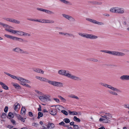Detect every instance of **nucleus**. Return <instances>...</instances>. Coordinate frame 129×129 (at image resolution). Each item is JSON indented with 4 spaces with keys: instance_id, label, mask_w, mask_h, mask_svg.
Masks as SVG:
<instances>
[{
    "instance_id": "nucleus-1",
    "label": "nucleus",
    "mask_w": 129,
    "mask_h": 129,
    "mask_svg": "<svg viewBox=\"0 0 129 129\" xmlns=\"http://www.w3.org/2000/svg\"><path fill=\"white\" fill-rule=\"evenodd\" d=\"M99 84L102 85L103 86L105 87H107L113 91H112L111 94L117 96L118 95V94L117 93L115 92L114 91L119 92H121V91L120 89L115 88L111 85H109L106 83L102 82L100 83Z\"/></svg>"
},
{
    "instance_id": "nucleus-2",
    "label": "nucleus",
    "mask_w": 129,
    "mask_h": 129,
    "mask_svg": "<svg viewBox=\"0 0 129 129\" xmlns=\"http://www.w3.org/2000/svg\"><path fill=\"white\" fill-rule=\"evenodd\" d=\"M99 84L102 85L103 86L105 87H107L113 91H112L111 94L117 96L118 95V94L117 93L115 92L114 91L119 92H121V91L120 89L115 88L111 85H109L106 83L102 82L100 83Z\"/></svg>"
},
{
    "instance_id": "nucleus-3",
    "label": "nucleus",
    "mask_w": 129,
    "mask_h": 129,
    "mask_svg": "<svg viewBox=\"0 0 129 129\" xmlns=\"http://www.w3.org/2000/svg\"><path fill=\"white\" fill-rule=\"evenodd\" d=\"M110 12L116 13L123 14L124 13V9L118 7H112L110 10Z\"/></svg>"
},
{
    "instance_id": "nucleus-4",
    "label": "nucleus",
    "mask_w": 129,
    "mask_h": 129,
    "mask_svg": "<svg viewBox=\"0 0 129 129\" xmlns=\"http://www.w3.org/2000/svg\"><path fill=\"white\" fill-rule=\"evenodd\" d=\"M46 82H48L51 85L57 87H61L63 86V84L61 82L55 81H51L48 79H47Z\"/></svg>"
},
{
    "instance_id": "nucleus-5",
    "label": "nucleus",
    "mask_w": 129,
    "mask_h": 129,
    "mask_svg": "<svg viewBox=\"0 0 129 129\" xmlns=\"http://www.w3.org/2000/svg\"><path fill=\"white\" fill-rule=\"evenodd\" d=\"M5 30L6 31L11 33L14 34H17L18 35L22 36L23 32L21 31L16 30H14L11 29H10L6 28Z\"/></svg>"
},
{
    "instance_id": "nucleus-6",
    "label": "nucleus",
    "mask_w": 129,
    "mask_h": 129,
    "mask_svg": "<svg viewBox=\"0 0 129 129\" xmlns=\"http://www.w3.org/2000/svg\"><path fill=\"white\" fill-rule=\"evenodd\" d=\"M13 51L18 53L21 54L24 53L25 54H28L29 53L27 51H24L22 49L18 47H16L13 49Z\"/></svg>"
},
{
    "instance_id": "nucleus-7",
    "label": "nucleus",
    "mask_w": 129,
    "mask_h": 129,
    "mask_svg": "<svg viewBox=\"0 0 129 129\" xmlns=\"http://www.w3.org/2000/svg\"><path fill=\"white\" fill-rule=\"evenodd\" d=\"M86 20L93 23L97 24L100 25H104V24L102 22H98L96 20L88 18H86Z\"/></svg>"
},
{
    "instance_id": "nucleus-8",
    "label": "nucleus",
    "mask_w": 129,
    "mask_h": 129,
    "mask_svg": "<svg viewBox=\"0 0 129 129\" xmlns=\"http://www.w3.org/2000/svg\"><path fill=\"white\" fill-rule=\"evenodd\" d=\"M62 15L64 18L70 21L75 22L76 21L74 17L70 15L64 14H62Z\"/></svg>"
},
{
    "instance_id": "nucleus-9",
    "label": "nucleus",
    "mask_w": 129,
    "mask_h": 129,
    "mask_svg": "<svg viewBox=\"0 0 129 129\" xmlns=\"http://www.w3.org/2000/svg\"><path fill=\"white\" fill-rule=\"evenodd\" d=\"M58 74L60 75H63L68 77L67 75L69 74V71L64 70H59L58 71Z\"/></svg>"
},
{
    "instance_id": "nucleus-10",
    "label": "nucleus",
    "mask_w": 129,
    "mask_h": 129,
    "mask_svg": "<svg viewBox=\"0 0 129 129\" xmlns=\"http://www.w3.org/2000/svg\"><path fill=\"white\" fill-rule=\"evenodd\" d=\"M37 9L39 11L45 12L48 14H54V13L53 12L48 10L44 9L42 8H37Z\"/></svg>"
},
{
    "instance_id": "nucleus-11",
    "label": "nucleus",
    "mask_w": 129,
    "mask_h": 129,
    "mask_svg": "<svg viewBox=\"0 0 129 129\" xmlns=\"http://www.w3.org/2000/svg\"><path fill=\"white\" fill-rule=\"evenodd\" d=\"M67 76H68L67 77L70 78L73 80L76 81H79L81 80V79L79 77L72 75L70 73H69L68 75H67Z\"/></svg>"
},
{
    "instance_id": "nucleus-12",
    "label": "nucleus",
    "mask_w": 129,
    "mask_h": 129,
    "mask_svg": "<svg viewBox=\"0 0 129 129\" xmlns=\"http://www.w3.org/2000/svg\"><path fill=\"white\" fill-rule=\"evenodd\" d=\"M39 98L41 101L43 102H45L47 100H50L49 98L46 96H39Z\"/></svg>"
},
{
    "instance_id": "nucleus-13",
    "label": "nucleus",
    "mask_w": 129,
    "mask_h": 129,
    "mask_svg": "<svg viewBox=\"0 0 129 129\" xmlns=\"http://www.w3.org/2000/svg\"><path fill=\"white\" fill-rule=\"evenodd\" d=\"M86 38L89 39H95L98 38V36L95 35L90 34H87Z\"/></svg>"
},
{
    "instance_id": "nucleus-14",
    "label": "nucleus",
    "mask_w": 129,
    "mask_h": 129,
    "mask_svg": "<svg viewBox=\"0 0 129 129\" xmlns=\"http://www.w3.org/2000/svg\"><path fill=\"white\" fill-rule=\"evenodd\" d=\"M47 129H52L55 127L53 123H49L47 125L46 124Z\"/></svg>"
},
{
    "instance_id": "nucleus-15",
    "label": "nucleus",
    "mask_w": 129,
    "mask_h": 129,
    "mask_svg": "<svg viewBox=\"0 0 129 129\" xmlns=\"http://www.w3.org/2000/svg\"><path fill=\"white\" fill-rule=\"evenodd\" d=\"M33 71L36 72L43 74L44 72L41 69L39 68H33Z\"/></svg>"
},
{
    "instance_id": "nucleus-16",
    "label": "nucleus",
    "mask_w": 129,
    "mask_h": 129,
    "mask_svg": "<svg viewBox=\"0 0 129 129\" xmlns=\"http://www.w3.org/2000/svg\"><path fill=\"white\" fill-rule=\"evenodd\" d=\"M18 81H20V84L22 85H23V84H24V83H25V79L23 78H22L18 77Z\"/></svg>"
},
{
    "instance_id": "nucleus-17",
    "label": "nucleus",
    "mask_w": 129,
    "mask_h": 129,
    "mask_svg": "<svg viewBox=\"0 0 129 129\" xmlns=\"http://www.w3.org/2000/svg\"><path fill=\"white\" fill-rule=\"evenodd\" d=\"M4 73L7 75L11 77L12 78L15 79H16L17 80H18V77H17L16 76H15L13 75H12L9 73H7L5 72Z\"/></svg>"
},
{
    "instance_id": "nucleus-18",
    "label": "nucleus",
    "mask_w": 129,
    "mask_h": 129,
    "mask_svg": "<svg viewBox=\"0 0 129 129\" xmlns=\"http://www.w3.org/2000/svg\"><path fill=\"white\" fill-rule=\"evenodd\" d=\"M125 55V54L123 53L115 51V56H123Z\"/></svg>"
},
{
    "instance_id": "nucleus-19",
    "label": "nucleus",
    "mask_w": 129,
    "mask_h": 129,
    "mask_svg": "<svg viewBox=\"0 0 129 129\" xmlns=\"http://www.w3.org/2000/svg\"><path fill=\"white\" fill-rule=\"evenodd\" d=\"M0 84L2 86V87L6 90H7L9 89V87L5 83L2 82H0Z\"/></svg>"
},
{
    "instance_id": "nucleus-20",
    "label": "nucleus",
    "mask_w": 129,
    "mask_h": 129,
    "mask_svg": "<svg viewBox=\"0 0 129 129\" xmlns=\"http://www.w3.org/2000/svg\"><path fill=\"white\" fill-rule=\"evenodd\" d=\"M17 116L19 120H20L21 121L23 122H24L25 120L26 119V118L24 119L19 114L17 115Z\"/></svg>"
},
{
    "instance_id": "nucleus-21",
    "label": "nucleus",
    "mask_w": 129,
    "mask_h": 129,
    "mask_svg": "<svg viewBox=\"0 0 129 129\" xmlns=\"http://www.w3.org/2000/svg\"><path fill=\"white\" fill-rule=\"evenodd\" d=\"M127 75H123L121 76L120 78V79L122 80H127Z\"/></svg>"
},
{
    "instance_id": "nucleus-22",
    "label": "nucleus",
    "mask_w": 129,
    "mask_h": 129,
    "mask_svg": "<svg viewBox=\"0 0 129 129\" xmlns=\"http://www.w3.org/2000/svg\"><path fill=\"white\" fill-rule=\"evenodd\" d=\"M17 41L21 42L23 43H27L28 42L27 40H24L22 38H18Z\"/></svg>"
},
{
    "instance_id": "nucleus-23",
    "label": "nucleus",
    "mask_w": 129,
    "mask_h": 129,
    "mask_svg": "<svg viewBox=\"0 0 129 129\" xmlns=\"http://www.w3.org/2000/svg\"><path fill=\"white\" fill-rule=\"evenodd\" d=\"M14 105L15 106L14 110H16L17 109H19L20 108L19 104L17 103L15 104Z\"/></svg>"
},
{
    "instance_id": "nucleus-24",
    "label": "nucleus",
    "mask_w": 129,
    "mask_h": 129,
    "mask_svg": "<svg viewBox=\"0 0 129 129\" xmlns=\"http://www.w3.org/2000/svg\"><path fill=\"white\" fill-rule=\"evenodd\" d=\"M45 23H53L54 22V21L53 20H49L45 19Z\"/></svg>"
},
{
    "instance_id": "nucleus-25",
    "label": "nucleus",
    "mask_w": 129,
    "mask_h": 129,
    "mask_svg": "<svg viewBox=\"0 0 129 129\" xmlns=\"http://www.w3.org/2000/svg\"><path fill=\"white\" fill-rule=\"evenodd\" d=\"M3 19L7 21H9L11 22H12L13 20V18H3Z\"/></svg>"
},
{
    "instance_id": "nucleus-26",
    "label": "nucleus",
    "mask_w": 129,
    "mask_h": 129,
    "mask_svg": "<svg viewBox=\"0 0 129 129\" xmlns=\"http://www.w3.org/2000/svg\"><path fill=\"white\" fill-rule=\"evenodd\" d=\"M87 60L93 62H97L98 61V59L94 58H90L87 59Z\"/></svg>"
},
{
    "instance_id": "nucleus-27",
    "label": "nucleus",
    "mask_w": 129,
    "mask_h": 129,
    "mask_svg": "<svg viewBox=\"0 0 129 129\" xmlns=\"http://www.w3.org/2000/svg\"><path fill=\"white\" fill-rule=\"evenodd\" d=\"M61 2L66 4L67 5H70L71 3L67 1L66 0H59Z\"/></svg>"
},
{
    "instance_id": "nucleus-28",
    "label": "nucleus",
    "mask_w": 129,
    "mask_h": 129,
    "mask_svg": "<svg viewBox=\"0 0 129 129\" xmlns=\"http://www.w3.org/2000/svg\"><path fill=\"white\" fill-rule=\"evenodd\" d=\"M66 36L67 37H71L74 38L75 37V36L74 35L68 33H66Z\"/></svg>"
},
{
    "instance_id": "nucleus-29",
    "label": "nucleus",
    "mask_w": 129,
    "mask_h": 129,
    "mask_svg": "<svg viewBox=\"0 0 129 129\" xmlns=\"http://www.w3.org/2000/svg\"><path fill=\"white\" fill-rule=\"evenodd\" d=\"M25 108L22 107L21 110V114L22 115H24L25 113Z\"/></svg>"
},
{
    "instance_id": "nucleus-30",
    "label": "nucleus",
    "mask_w": 129,
    "mask_h": 129,
    "mask_svg": "<svg viewBox=\"0 0 129 129\" xmlns=\"http://www.w3.org/2000/svg\"><path fill=\"white\" fill-rule=\"evenodd\" d=\"M13 85L17 89H19L20 88V87L19 85L17 83H13Z\"/></svg>"
},
{
    "instance_id": "nucleus-31",
    "label": "nucleus",
    "mask_w": 129,
    "mask_h": 129,
    "mask_svg": "<svg viewBox=\"0 0 129 129\" xmlns=\"http://www.w3.org/2000/svg\"><path fill=\"white\" fill-rule=\"evenodd\" d=\"M107 53H108L110 54H111L115 55V51H112L107 50Z\"/></svg>"
},
{
    "instance_id": "nucleus-32",
    "label": "nucleus",
    "mask_w": 129,
    "mask_h": 129,
    "mask_svg": "<svg viewBox=\"0 0 129 129\" xmlns=\"http://www.w3.org/2000/svg\"><path fill=\"white\" fill-rule=\"evenodd\" d=\"M0 25L3 26L4 28H8V25L1 22H0Z\"/></svg>"
},
{
    "instance_id": "nucleus-33",
    "label": "nucleus",
    "mask_w": 129,
    "mask_h": 129,
    "mask_svg": "<svg viewBox=\"0 0 129 129\" xmlns=\"http://www.w3.org/2000/svg\"><path fill=\"white\" fill-rule=\"evenodd\" d=\"M69 97L73 98L76 99L77 100L79 99V98L77 96L73 94H71V95H69Z\"/></svg>"
},
{
    "instance_id": "nucleus-34",
    "label": "nucleus",
    "mask_w": 129,
    "mask_h": 129,
    "mask_svg": "<svg viewBox=\"0 0 129 129\" xmlns=\"http://www.w3.org/2000/svg\"><path fill=\"white\" fill-rule=\"evenodd\" d=\"M73 119L74 121L77 122H79L80 121V119L79 118H77V117L75 116L74 117Z\"/></svg>"
},
{
    "instance_id": "nucleus-35",
    "label": "nucleus",
    "mask_w": 129,
    "mask_h": 129,
    "mask_svg": "<svg viewBox=\"0 0 129 129\" xmlns=\"http://www.w3.org/2000/svg\"><path fill=\"white\" fill-rule=\"evenodd\" d=\"M14 117V115L13 113L11 112H10L9 113L8 115V118L9 117H10L11 118H12Z\"/></svg>"
},
{
    "instance_id": "nucleus-36",
    "label": "nucleus",
    "mask_w": 129,
    "mask_h": 129,
    "mask_svg": "<svg viewBox=\"0 0 129 129\" xmlns=\"http://www.w3.org/2000/svg\"><path fill=\"white\" fill-rule=\"evenodd\" d=\"M59 98L61 100V101L63 102H66V99L63 98L62 96L60 95L58 96Z\"/></svg>"
},
{
    "instance_id": "nucleus-37",
    "label": "nucleus",
    "mask_w": 129,
    "mask_h": 129,
    "mask_svg": "<svg viewBox=\"0 0 129 129\" xmlns=\"http://www.w3.org/2000/svg\"><path fill=\"white\" fill-rule=\"evenodd\" d=\"M38 116L37 118L38 119H39L41 117H42L43 115L42 112H39L38 113Z\"/></svg>"
},
{
    "instance_id": "nucleus-38",
    "label": "nucleus",
    "mask_w": 129,
    "mask_h": 129,
    "mask_svg": "<svg viewBox=\"0 0 129 129\" xmlns=\"http://www.w3.org/2000/svg\"><path fill=\"white\" fill-rule=\"evenodd\" d=\"M103 3L101 2L94 1V5H101Z\"/></svg>"
},
{
    "instance_id": "nucleus-39",
    "label": "nucleus",
    "mask_w": 129,
    "mask_h": 129,
    "mask_svg": "<svg viewBox=\"0 0 129 129\" xmlns=\"http://www.w3.org/2000/svg\"><path fill=\"white\" fill-rule=\"evenodd\" d=\"M49 112L50 114L53 116H55L57 112L56 111L53 112L52 110L50 111Z\"/></svg>"
},
{
    "instance_id": "nucleus-40",
    "label": "nucleus",
    "mask_w": 129,
    "mask_h": 129,
    "mask_svg": "<svg viewBox=\"0 0 129 129\" xmlns=\"http://www.w3.org/2000/svg\"><path fill=\"white\" fill-rule=\"evenodd\" d=\"M12 23L16 24H19L20 21L19 20L13 19Z\"/></svg>"
},
{
    "instance_id": "nucleus-41",
    "label": "nucleus",
    "mask_w": 129,
    "mask_h": 129,
    "mask_svg": "<svg viewBox=\"0 0 129 129\" xmlns=\"http://www.w3.org/2000/svg\"><path fill=\"white\" fill-rule=\"evenodd\" d=\"M87 34H82L80 33H79L78 34L80 35L82 37H85L86 38L87 36Z\"/></svg>"
},
{
    "instance_id": "nucleus-42",
    "label": "nucleus",
    "mask_w": 129,
    "mask_h": 129,
    "mask_svg": "<svg viewBox=\"0 0 129 129\" xmlns=\"http://www.w3.org/2000/svg\"><path fill=\"white\" fill-rule=\"evenodd\" d=\"M63 121L66 123H68L70 122V119L68 118H66L64 119Z\"/></svg>"
},
{
    "instance_id": "nucleus-43",
    "label": "nucleus",
    "mask_w": 129,
    "mask_h": 129,
    "mask_svg": "<svg viewBox=\"0 0 129 129\" xmlns=\"http://www.w3.org/2000/svg\"><path fill=\"white\" fill-rule=\"evenodd\" d=\"M22 36H27L28 37H30V35L29 33L23 32V35Z\"/></svg>"
},
{
    "instance_id": "nucleus-44",
    "label": "nucleus",
    "mask_w": 129,
    "mask_h": 129,
    "mask_svg": "<svg viewBox=\"0 0 129 129\" xmlns=\"http://www.w3.org/2000/svg\"><path fill=\"white\" fill-rule=\"evenodd\" d=\"M47 80L46 78L41 77V81L46 82Z\"/></svg>"
},
{
    "instance_id": "nucleus-45",
    "label": "nucleus",
    "mask_w": 129,
    "mask_h": 129,
    "mask_svg": "<svg viewBox=\"0 0 129 129\" xmlns=\"http://www.w3.org/2000/svg\"><path fill=\"white\" fill-rule=\"evenodd\" d=\"M6 114L5 113H3L2 114V115L1 116V117L2 118H5L6 117Z\"/></svg>"
},
{
    "instance_id": "nucleus-46",
    "label": "nucleus",
    "mask_w": 129,
    "mask_h": 129,
    "mask_svg": "<svg viewBox=\"0 0 129 129\" xmlns=\"http://www.w3.org/2000/svg\"><path fill=\"white\" fill-rule=\"evenodd\" d=\"M61 112L66 115H68V113L67 112L66 110H62L61 111Z\"/></svg>"
},
{
    "instance_id": "nucleus-47",
    "label": "nucleus",
    "mask_w": 129,
    "mask_h": 129,
    "mask_svg": "<svg viewBox=\"0 0 129 129\" xmlns=\"http://www.w3.org/2000/svg\"><path fill=\"white\" fill-rule=\"evenodd\" d=\"M18 37L12 36L11 39L17 41Z\"/></svg>"
},
{
    "instance_id": "nucleus-48",
    "label": "nucleus",
    "mask_w": 129,
    "mask_h": 129,
    "mask_svg": "<svg viewBox=\"0 0 129 129\" xmlns=\"http://www.w3.org/2000/svg\"><path fill=\"white\" fill-rule=\"evenodd\" d=\"M5 37H7V38L10 39H11L12 36L10 35H8L7 34H5L4 35Z\"/></svg>"
},
{
    "instance_id": "nucleus-49",
    "label": "nucleus",
    "mask_w": 129,
    "mask_h": 129,
    "mask_svg": "<svg viewBox=\"0 0 129 129\" xmlns=\"http://www.w3.org/2000/svg\"><path fill=\"white\" fill-rule=\"evenodd\" d=\"M123 106L125 108H127L129 109V104H124Z\"/></svg>"
},
{
    "instance_id": "nucleus-50",
    "label": "nucleus",
    "mask_w": 129,
    "mask_h": 129,
    "mask_svg": "<svg viewBox=\"0 0 129 129\" xmlns=\"http://www.w3.org/2000/svg\"><path fill=\"white\" fill-rule=\"evenodd\" d=\"M73 128L74 129H78L79 127L78 125L75 124L74 125Z\"/></svg>"
},
{
    "instance_id": "nucleus-51",
    "label": "nucleus",
    "mask_w": 129,
    "mask_h": 129,
    "mask_svg": "<svg viewBox=\"0 0 129 129\" xmlns=\"http://www.w3.org/2000/svg\"><path fill=\"white\" fill-rule=\"evenodd\" d=\"M8 107L7 106H6L4 109V111L6 113H7L8 112Z\"/></svg>"
},
{
    "instance_id": "nucleus-52",
    "label": "nucleus",
    "mask_w": 129,
    "mask_h": 129,
    "mask_svg": "<svg viewBox=\"0 0 129 129\" xmlns=\"http://www.w3.org/2000/svg\"><path fill=\"white\" fill-rule=\"evenodd\" d=\"M51 107H54V106H55V107H56L57 108V109H58V110H60V109H59V107H62V106L59 105H53V106H51Z\"/></svg>"
},
{
    "instance_id": "nucleus-53",
    "label": "nucleus",
    "mask_w": 129,
    "mask_h": 129,
    "mask_svg": "<svg viewBox=\"0 0 129 129\" xmlns=\"http://www.w3.org/2000/svg\"><path fill=\"white\" fill-rule=\"evenodd\" d=\"M23 85H24L25 86L29 88H30L31 87V86L25 83H24V84H23Z\"/></svg>"
},
{
    "instance_id": "nucleus-54",
    "label": "nucleus",
    "mask_w": 129,
    "mask_h": 129,
    "mask_svg": "<svg viewBox=\"0 0 129 129\" xmlns=\"http://www.w3.org/2000/svg\"><path fill=\"white\" fill-rule=\"evenodd\" d=\"M11 121L13 125L15 124V121L14 120L12 119L11 120Z\"/></svg>"
},
{
    "instance_id": "nucleus-55",
    "label": "nucleus",
    "mask_w": 129,
    "mask_h": 129,
    "mask_svg": "<svg viewBox=\"0 0 129 129\" xmlns=\"http://www.w3.org/2000/svg\"><path fill=\"white\" fill-rule=\"evenodd\" d=\"M105 114L108 115L107 116H108L109 117H110L111 118H112V116L111 114L109 113H105Z\"/></svg>"
},
{
    "instance_id": "nucleus-56",
    "label": "nucleus",
    "mask_w": 129,
    "mask_h": 129,
    "mask_svg": "<svg viewBox=\"0 0 129 129\" xmlns=\"http://www.w3.org/2000/svg\"><path fill=\"white\" fill-rule=\"evenodd\" d=\"M53 99L57 103H58L59 102V100L57 99L54 98Z\"/></svg>"
},
{
    "instance_id": "nucleus-57",
    "label": "nucleus",
    "mask_w": 129,
    "mask_h": 129,
    "mask_svg": "<svg viewBox=\"0 0 129 129\" xmlns=\"http://www.w3.org/2000/svg\"><path fill=\"white\" fill-rule=\"evenodd\" d=\"M35 78L36 79H39V80L41 81V77L36 76Z\"/></svg>"
},
{
    "instance_id": "nucleus-58",
    "label": "nucleus",
    "mask_w": 129,
    "mask_h": 129,
    "mask_svg": "<svg viewBox=\"0 0 129 129\" xmlns=\"http://www.w3.org/2000/svg\"><path fill=\"white\" fill-rule=\"evenodd\" d=\"M28 114H29V115L31 117H32L33 116V113L31 112H28Z\"/></svg>"
},
{
    "instance_id": "nucleus-59",
    "label": "nucleus",
    "mask_w": 129,
    "mask_h": 129,
    "mask_svg": "<svg viewBox=\"0 0 129 129\" xmlns=\"http://www.w3.org/2000/svg\"><path fill=\"white\" fill-rule=\"evenodd\" d=\"M59 124L60 125L63 126L64 124V123L63 121H61L60 123H59Z\"/></svg>"
},
{
    "instance_id": "nucleus-60",
    "label": "nucleus",
    "mask_w": 129,
    "mask_h": 129,
    "mask_svg": "<svg viewBox=\"0 0 129 129\" xmlns=\"http://www.w3.org/2000/svg\"><path fill=\"white\" fill-rule=\"evenodd\" d=\"M72 115H77V113L75 111L72 112Z\"/></svg>"
},
{
    "instance_id": "nucleus-61",
    "label": "nucleus",
    "mask_w": 129,
    "mask_h": 129,
    "mask_svg": "<svg viewBox=\"0 0 129 129\" xmlns=\"http://www.w3.org/2000/svg\"><path fill=\"white\" fill-rule=\"evenodd\" d=\"M59 34H60L63 35L64 36H66V33H64L61 32H59Z\"/></svg>"
},
{
    "instance_id": "nucleus-62",
    "label": "nucleus",
    "mask_w": 129,
    "mask_h": 129,
    "mask_svg": "<svg viewBox=\"0 0 129 129\" xmlns=\"http://www.w3.org/2000/svg\"><path fill=\"white\" fill-rule=\"evenodd\" d=\"M39 107L38 108V111H41V106L40 105H39Z\"/></svg>"
},
{
    "instance_id": "nucleus-63",
    "label": "nucleus",
    "mask_w": 129,
    "mask_h": 129,
    "mask_svg": "<svg viewBox=\"0 0 129 129\" xmlns=\"http://www.w3.org/2000/svg\"><path fill=\"white\" fill-rule=\"evenodd\" d=\"M45 19H42L41 20H40V22H41L42 23H45Z\"/></svg>"
},
{
    "instance_id": "nucleus-64",
    "label": "nucleus",
    "mask_w": 129,
    "mask_h": 129,
    "mask_svg": "<svg viewBox=\"0 0 129 129\" xmlns=\"http://www.w3.org/2000/svg\"><path fill=\"white\" fill-rule=\"evenodd\" d=\"M47 126H46V125H43L42 126V128L44 129H46Z\"/></svg>"
}]
</instances>
